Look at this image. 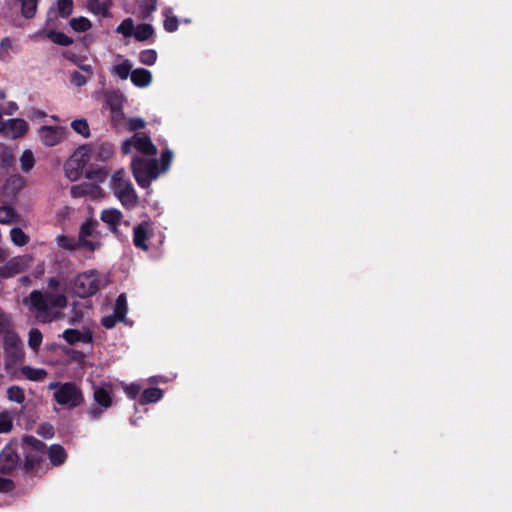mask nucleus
<instances>
[{
    "label": "nucleus",
    "instance_id": "1",
    "mask_svg": "<svg viewBox=\"0 0 512 512\" xmlns=\"http://www.w3.org/2000/svg\"><path fill=\"white\" fill-rule=\"evenodd\" d=\"M124 154H132L131 170L137 184L148 188L159 177L158 161L155 158L157 147L151 138L142 133H135L122 142Z\"/></svg>",
    "mask_w": 512,
    "mask_h": 512
},
{
    "label": "nucleus",
    "instance_id": "2",
    "mask_svg": "<svg viewBox=\"0 0 512 512\" xmlns=\"http://www.w3.org/2000/svg\"><path fill=\"white\" fill-rule=\"evenodd\" d=\"M24 304L35 313L36 318L42 323H49L62 317V313L54 311V308H64L67 305V297L64 293L41 292L34 290L24 300Z\"/></svg>",
    "mask_w": 512,
    "mask_h": 512
},
{
    "label": "nucleus",
    "instance_id": "3",
    "mask_svg": "<svg viewBox=\"0 0 512 512\" xmlns=\"http://www.w3.org/2000/svg\"><path fill=\"white\" fill-rule=\"evenodd\" d=\"M4 368L13 378H19L18 367L24 361L25 353L22 341L16 333H7L3 339Z\"/></svg>",
    "mask_w": 512,
    "mask_h": 512
},
{
    "label": "nucleus",
    "instance_id": "4",
    "mask_svg": "<svg viewBox=\"0 0 512 512\" xmlns=\"http://www.w3.org/2000/svg\"><path fill=\"white\" fill-rule=\"evenodd\" d=\"M110 187L115 197L126 208H134L138 204L136 191L127 177L126 172L121 169L114 172L110 179Z\"/></svg>",
    "mask_w": 512,
    "mask_h": 512
},
{
    "label": "nucleus",
    "instance_id": "5",
    "mask_svg": "<svg viewBox=\"0 0 512 512\" xmlns=\"http://www.w3.org/2000/svg\"><path fill=\"white\" fill-rule=\"evenodd\" d=\"M105 284L95 271L79 274L73 282V291L79 297H88L95 294Z\"/></svg>",
    "mask_w": 512,
    "mask_h": 512
},
{
    "label": "nucleus",
    "instance_id": "6",
    "mask_svg": "<svg viewBox=\"0 0 512 512\" xmlns=\"http://www.w3.org/2000/svg\"><path fill=\"white\" fill-rule=\"evenodd\" d=\"M54 400L63 407L73 409L84 402V395L76 383L66 382L54 392Z\"/></svg>",
    "mask_w": 512,
    "mask_h": 512
},
{
    "label": "nucleus",
    "instance_id": "7",
    "mask_svg": "<svg viewBox=\"0 0 512 512\" xmlns=\"http://www.w3.org/2000/svg\"><path fill=\"white\" fill-rule=\"evenodd\" d=\"M39 137L45 146H55L66 137V129L59 126H43L39 129Z\"/></svg>",
    "mask_w": 512,
    "mask_h": 512
},
{
    "label": "nucleus",
    "instance_id": "8",
    "mask_svg": "<svg viewBox=\"0 0 512 512\" xmlns=\"http://www.w3.org/2000/svg\"><path fill=\"white\" fill-rule=\"evenodd\" d=\"M28 130V124L20 118H13L2 122L0 134L7 138L16 139L22 137Z\"/></svg>",
    "mask_w": 512,
    "mask_h": 512
},
{
    "label": "nucleus",
    "instance_id": "9",
    "mask_svg": "<svg viewBox=\"0 0 512 512\" xmlns=\"http://www.w3.org/2000/svg\"><path fill=\"white\" fill-rule=\"evenodd\" d=\"M32 261L33 259L29 255L12 258L1 269L2 275L5 277H12L16 274H19L29 268L32 264Z\"/></svg>",
    "mask_w": 512,
    "mask_h": 512
},
{
    "label": "nucleus",
    "instance_id": "10",
    "mask_svg": "<svg viewBox=\"0 0 512 512\" xmlns=\"http://www.w3.org/2000/svg\"><path fill=\"white\" fill-rule=\"evenodd\" d=\"M113 388L110 383H102L93 386V398L102 408L107 409L112 405Z\"/></svg>",
    "mask_w": 512,
    "mask_h": 512
},
{
    "label": "nucleus",
    "instance_id": "11",
    "mask_svg": "<svg viewBox=\"0 0 512 512\" xmlns=\"http://www.w3.org/2000/svg\"><path fill=\"white\" fill-rule=\"evenodd\" d=\"M19 457L12 446H6L0 453V472L9 473L18 464Z\"/></svg>",
    "mask_w": 512,
    "mask_h": 512
},
{
    "label": "nucleus",
    "instance_id": "12",
    "mask_svg": "<svg viewBox=\"0 0 512 512\" xmlns=\"http://www.w3.org/2000/svg\"><path fill=\"white\" fill-rule=\"evenodd\" d=\"M84 165V161L78 158V153H75L64 165L66 177L76 181L81 176Z\"/></svg>",
    "mask_w": 512,
    "mask_h": 512
},
{
    "label": "nucleus",
    "instance_id": "13",
    "mask_svg": "<svg viewBox=\"0 0 512 512\" xmlns=\"http://www.w3.org/2000/svg\"><path fill=\"white\" fill-rule=\"evenodd\" d=\"M100 219L108 225L110 231L117 232L118 226L123 220L121 211L115 208L104 209L100 214Z\"/></svg>",
    "mask_w": 512,
    "mask_h": 512
},
{
    "label": "nucleus",
    "instance_id": "14",
    "mask_svg": "<svg viewBox=\"0 0 512 512\" xmlns=\"http://www.w3.org/2000/svg\"><path fill=\"white\" fill-rule=\"evenodd\" d=\"M150 238L149 233V224L146 222H143L141 224H138L133 229V243L135 247L142 249L144 251L148 250V245L146 244V241Z\"/></svg>",
    "mask_w": 512,
    "mask_h": 512
},
{
    "label": "nucleus",
    "instance_id": "15",
    "mask_svg": "<svg viewBox=\"0 0 512 512\" xmlns=\"http://www.w3.org/2000/svg\"><path fill=\"white\" fill-rule=\"evenodd\" d=\"M61 336L70 345H74L79 342H92V334L89 330L80 331L77 329H66Z\"/></svg>",
    "mask_w": 512,
    "mask_h": 512
},
{
    "label": "nucleus",
    "instance_id": "16",
    "mask_svg": "<svg viewBox=\"0 0 512 512\" xmlns=\"http://www.w3.org/2000/svg\"><path fill=\"white\" fill-rule=\"evenodd\" d=\"M131 81L137 87H147L152 82V74L144 68H137L131 72Z\"/></svg>",
    "mask_w": 512,
    "mask_h": 512
},
{
    "label": "nucleus",
    "instance_id": "17",
    "mask_svg": "<svg viewBox=\"0 0 512 512\" xmlns=\"http://www.w3.org/2000/svg\"><path fill=\"white\" fill-rule=\"evenodd\" d=\"M19 371L22 376L30 381H43L48 375L45 369L34 368L28 365L22 366Z\"/></svg>",
    "mask_w": 512,
    "mask_h": 512
},
{
    "label": "nucleus",
    "instance_id": "18",
    "mask_svg": "<svg viewBox=\"0 0 512 512\" xmlns=\"http://www.w3.org/2000/svg\"><path fill=\"white\" fill-rule=\"evenodd\" d=\"M157 0H138L136 13L139 18L147 19L156 9Z\"/></svg>",
    "mask_w": 512,
    "mask_h": 512
},
{
    "label": "nucleus",
    "instance_id": "19",
    "mask_svg": "<svg viewBox=\"0 0 512 512\" xmlns=\"http://www.w3.org/2000/svg\"><path fill=\"white\" fill-rule=\"evenodd\" d=\"M131 72L132 64L128 59H125L122 62L115 64L111 69V73L122 80L127 79L129 75L131 76Z\"/></svg>",
    "mask_w": 512,
    "mask_h": 512
},
{
    "label": "nucleus",
    "instance_id": "20",
    "mask_svg": "<svg viewBox=\"0 0 512 512\" xmlns=\"http://www.w3.org/2000/svg\"><path fill=\"white\" fill-rule=\"evenodd\" d=\"M153 34H154V28L152 27L151 24H147V23L140 24V25L136 26L135 30H134V37L138 41H145V40L149 39L150 37H152Z\"/></svg>",
    "mask_w": 512,
    "mask_h": 512
},
{
    "label": "nucleus",
    "instance_id": "21",
    "mask_svg": "<svg viewBox=\"0 0 512 512\" xmlns=\"http://www.w3.org/2000/svg\"><path fill=\"white\" fill-rule=\"evenodd\" d=\"M49 458L54 465H61L66 459V452L60 445H52L49 449Z\"/></svg>",
    "mask_w": 512,
    "mask_h": 512
},
{
    "label": "nucleus",
    "instance_id": "22",
    "mask_svg": "<svg viewBox=\"0 0 512 512\" xmlns=\"http://www.w3.org/2000/svg\"><path fill=\"white\" fill-rule=\"evenodd\" d=\"M55 240L60 248L67 251H73L79 247V240H76L73 237L58 235Z\"/></svg>",
    "mask_w": 512,
    "mask_h": 512
},
{
    "label": "nucleus",
    "instance_id": "23",
    "mask_svg": "<svg viewBox=\"0 0 512 512\" xmlns=\"http://www.w3.org/2000/svg\"><path fill=\"white\" fill-rule=\"evenodd\" d=\"M163 396V392L159 388H149L144 390L141 396V403H154L159 401Z\"/></svg>",
    "mask_w": 512,
    "mask_h": 512
},
{
    "label": "nucleus",
    "instance_id": "24",
    "mask_svg": "<svg viewBox=\"0 0 512 512\" xmlns=\"http://www.w3.org/2000/svg\"><path fill=\"white\" fill-rule=\"evenodd\" d=\"M13 45L9 38H4L0 42V61L9 62L12 59Z\"/></svg>",
    "mask_w": 512,
    "mask_h": 512
},
{
    "label": "nucleus",
    "instance_id": "25",
    "mask_svg": "<svg viewBox=\"0 0 512 512\" xmlns=\"http://www.w3.org/2000/svg\"><path fill=\"white\" fill-rule=\"evenodd\" d=\"M12 328L11 316L0 308V334L4 337L7 333H15Z\"/></svg>",
    "mask_w": 512,
    "mask_h": 512
},
{
    "label": "nucleus",
    "instance_id": "26",
    "mask_svg": "<svg viewBox=\"0 0 512 512\" xmlns=\"http://www.w3.org/2000/svg\"><path fill=\"white\" fill-rule=\"evenodd\" d=\"M113 313L118 316V319H125L127 314V299L125 294L119 295L118 298L116 299Z\"/></svg>",
    "mask_w": 512,
    "mask_h": 512
},
{
    "label": "nucleus",
    "instance_id": "27",
    "mask_svg": "<svg viewBox=\"0 0 512 512\" xmlns=\"http://www.w3.org/2000/svg\"><path fill=\"white\" fill-rule=\"evenodd\" d=\"M7 398L11 402L22 404L25 401L24 390L19 386L13 385L7 389Z\"/></svg>",
    "mask_w": 512,
    "mask_h": 512
},
{
    "label": "nucleus",
    "instance_id": "28",
    "mask_svg": "<svg viewBox=\"0 0 512 512\" xmlns=\"http://www.w3.org/2000/svg\"><path fill=\"white\" fill-rule=\"evenodd\" d=\"M21 3L22 15L26 18H32L37 9L38 0H18Z\"/></svg>",
    "mask_w": 512,
    "mask_h": 512
},
{
    "label": "nucleus",
    "instance_id": "29",
    "mask_svg": "<svg viewBox=\"0 0 512 512\" xmlns=\"http://www.w3.org/2000/svg\"><path fill=\"white\" fill-rule=\"evenodd\" d=\"M42 339L43 336L39 329L33 328L29 331L28 345L35 352H38L40 345L42 343Z\"/></svg>",
    "mask_w": 512,
    "mask_h": 512
},
{
    "label": "nucleus",
    "instance_id": "30",
    "mask_svg": "<svg viewBox=\"0 0 512 512\" xmlns=\"http://www.w3.org/2000/svg\"><path fill=\"white\" fill-rule=\"evenodd\" d=\"M47 37L55 44L61 46H68L72 44L73 40L68 37L66 34L57 31H49L47 33Z\"/></svg>",
    "mask_w": 512,
    "mask_h": 512
},
{
    "label": "nucleus",
    "instance_id": "31",
    "mask_svg": "<svg viewBox=\"0 0 512 512\" xmlns=\"http://www.w3.org/2000/svg\"><path fill=\"white\" fill-rule=\"evenodd\" d=\"M72 129L81 136L88 138L90 136V128L86 119H76L71 123Z\"/></svg>",
    "mask_w": 512,
    "mask_h": 512
},
{
    "label": "nucleus",
    "instance_id": "32",
    "mask_svg": "<svg viewBox=\"0 0 512 512\" xmlns=\"http://www.w3.org/2000/svg\"><path fill=\"white\" fill-rule=\"evenodd\" d=\"M17 219V214L15 210L10 206H2L0 207V223L1 224H10L15 222Z\"/></svg>",
    "mask_w": 512,
    "mask_h": 512
},
{
    "label": "nucleus",
    "instance_id": "33",
    "mask_svg": "<svg viewBox=\"0 0 512 512\" xmlns=\"http://www.w3.org/2000/svg\"><path fill=\"white\" fill-rule=\"evenodd\" d=\"M35 164V158L31 150H25L20 157V166L23 172H29Z\"/></svg>",
    "mask_w": 512,
    "mask_h": 512
},
{
    "label": "nucleus",
    "instance_id": "34",
    "mask_svg": "<svg viewBox=\"0 0 512 512\" xmlns=\"http://www.w3.org/2000/svg\"><path fill=\"white\" fill-rule=\"evenodd\" d=\"M70 26L76 32H85L90 29L91 22L85 17H75L70 20Z\"/></svg>",
    "mask_w": 512,
    "mask_h": 512
},
{
    "label": "nucleus",
    "instance_id": "35",
    "mask_svg": "<svg viewBox=\"0 0 512 512\" xmlns=\"http://www.w3.org/2000/svg\"><path fill=\"white\" fill-rule=\"evenodd\" d=\"M173 159V152L170 149H165L161 153L160 168L158 167L159 175L165 173L171 166Z\"/></svg>",
    "mask_w": 512,
    "mask_h": 512
},
{
    "label": "nucleus",
    "instance_id": "36",
    "mask_svg": "<svg viewBox=\"0 0 512 512\" xmlns=\"http://www.w3.org/2000/svg\"><path fill=\"white\" fill-rule=\"evenodd\" d=\"M10 238L12 242L17 246H24L29 241V237L20 228L11 229Z\"/></svg>",
    "mask_w": 512,
    "mask_h": 512
},
{
    "label": "nucleus",
    "instance_id": "37",
    "mask_svg": "<svg viewBox=\"0 0 512 512\" xmlns=\"http://www.w3.org/2000/svg\"><path fill=\"white\" fill-rule=\"evenodd\" d=\"M97 223L94 221H87L82 224L79 232L78 240H85L89 236H93L96 232Z\"/></svg>",
    "mask_w": 512,
    "mask_h": 512
},
{
    "label": "nucleus",
    "instance_id": "38",
    "mask_svg": "<svg viewBox=\"0 0 512 512\" xmlns=\"http://www.w3.org/2000/svg\"><path fill=\"white\" fill-rule=\"evenodd\" d=\"M134 30L135 26L132 18H126L116 29L124 37L134 36Z\"/></svg>",
    "mask_w": 512,
    "mask_h": 512
},
{
    "label": "nucleus",
    "instance_id": "39",
    "mask_svg": "<svg viewBox=\"0 0 512 512\" xmlns=\"http://www.w3.org/2000/svg\"><path fill=\"white\" fill-rule=\"evenodd\" d=\"M157 60V52L154 49H146L140 52L139 61L145 65H154Z\"/></svg>",
    "mask_w": 512,
    "mask_h": 512
},
{
    "label": "nucleus",
    "instance_id": "40",
    "mask_svg": "<svg viewBox=\"0 0 512 512\" xmlns=\"http://www.w3.org/2000/svg\"><path fill=\"white\" fill-rule=\"evenodd\" d=\"M95 187L91 184H79L73 185L70 189V193L73 197H82L89 194Z\"/></svg>",
    "mask_w": 512,
    "mask_h": 512
},
{
    "label": "nucleus",
    "instance_id": "41",
    "mask_svg": "<svg viewBox=\"0 0 512 512\" xmlns=\"http://www.w3.org/2000/svg\"><path fill=\"white\" fill-rule=\"evenodd\" d=\"M13 427L12 416L9 412L0 413V433H8Z\"/></svg>",
    "mask_w": 512,
    "mask_h": 512
},
{
    "label": "nucleus",
    "instance_id": "42",
    "mask_svg": "<svg viewBox=\"0 0 512 512\" xmlns=\"http://www.w3.org/2000/svg\"><path fill=\"white\" fill-rule=\"evenodd\" d=\"M13 162L11 152L4 146L0 145V167H9Z\"/></svg>",
    "mask_w": 512,
    "mask_h": 512
},
{
    "label": "nucleus",
    "instance_id": "43",
    "mask_svg": "<svg viewBox=\"0 0 512 512\" xmlns=\"http://www.w3.org/2000/svg\"><path fill=\"white\" fill-rule=\"evenodd\" d=\"M57 6H58L59 14L62 17H67L72 12L73 1L72 0H58Z\"/></svg>",
    "mask_w": 512,
    "mask_h": 512
},
{
    "label": "nucleus",
    "instance_id": "44",
    "mask_svg": "<svg viewBox=\"0 0 512 512\" xmlns=\"http://www.w3.org/2000/svg\"><path fill=\"white\" fill-rule=\"evenodd\" d=\"M164 28L168 32H174L178 28V19L175 16L169 15V11H165Z\"/></svg>",
    "mask_w": 512,
    "mask_h": 512
},
{
    "label": "nucleus",
    "instance_id": "45",
    "mask_svg": "<svg viewBox=\"0 0 512 512\" xmlns=\"http://www.w3.org/2000/svg\"><path fill=\"white\" fill-rule=\"evenodd\" d=\"M88 8L95 14L104 15L107 12V6L105 3L99 0H89Z\"/></svg>",
    "mask_w": 512,
    "mask_h": 512
},
{
    "label": "nucleus",
    "instance_id": "46",
    "mask_svg": "<svg viewBox=\"0 0 512 512\" xmlns=\"http://www.w3.org/2000/svg\"><path fill=\"white\" fill-rule=\"evenodd\" d=\"M145 125L146 123L142 118H130L127 123L128 129L130 131L143 129Z\"/></svg>",
    "mask_w": 512,
    "mask_h": 512
},
{
    "label": "nucleus",
    "instance_id": "47",
    "mask_svg": "<svg viewBox=\"0 0 512 512\" xmlns=\"http://www.w3.org/2000/svg\"><path fill=\"white\" fill-rule=\"evenodd\" d=\"M37 432L44 438H51L54 435V428L52 425L45 423L38 427Z\"/></svg>",
    "mask_w": 512,
    "mask_h": 512
},
{
    "label": "nucleus",
    "instance_id": "48",
    "mask_svg": "<svg viewBox=\"0 0 512 512\" xmlns=\"http://www.w3.org/2000/svg\"><path fill=\"white\" fill-rule=\"evenodd\" d=\"M70 80H71L72 84H74L77 87H81V86L85 85L87 82L86 77L78 71H74L71 74Z\"/></svg>",
    "mask_w": 512,
    "mask_h": 512
},
{
    "label": "nucleus",
    "instance_id": "49",
    "mask_svg": "<svg viewBox=\"0 0 512 512\" xmlns=\"http://www.w3.org/2000/svg\"><path fill=\"white\" fill-rule=\"evenodd\" d=\"M121 320L118 319V316L115 315L114 313L112 315H108V316H105L103 319H102V325L107 328V329H111L115 326V324L117 322H120Z\"/></svg>",
    "mask_w": 512,
    "mask_h": 512
},
{
    "label": "nucleus",
    "instance_id": "50",
    "mask_svg": "<svg viewBox=\"0 0 512 512\" xmlns=\"http://www.w3.org/2000/svg\"><path fill=\"white\" fill-rule=\"evenodd\" d=\"M124 391L126 392L128 397H130L131 399H135L140 392V386L134 383L130 385H125Z\"/></svg>",
    "mask_w": 512,
    "mask_h": 512
},
{
    "label": "nucleus",
    "instance_id": "51",
    "mask_svg": "<svg viewBox=\"0 0 512 512\" xmlns=\"http://www.w3.org/2000/svg\"><path fill=\"white\" fill-rule=\"evenodd\" d=\"M3 114L13 115L18 110V105L14 101L8 102L6 105L0 107Z\"/></svg>",
    "mask_w": 512,
    "mask_h": 512
},
{
    "label": "nucleus",
    "instance_id": "52",
    "mask_svg": "<svg viewBox=\"0 0 512 512\" xmlns=\"http://www.w3.org/2000/svg\"><path fill=\"white\" fill-rule=\"evenodd\" d=\"M100 242L98 241H90V240H81L79 241V247H85L87 249H89L90 251H95L96 249H98L100 247Z\"/></svg>",
    "mask_w": 512,
    "mask_h": 512
},
{
    "label": "nucleus",
    "instance_id": "53",
    "mask_svg": "<svg viewBox=\"0 0 512 512\" xmlns=\"http://www.w3.org/2000/svg\"><path fill=\"white\" fill-rule=\"evenodd\" d=\"M100 150H102V153H100V157L101 158H108L112 152H113V149H112V146L110 144H102L100 147H99Z\"/></svg>",
    "mask_w": 512,
    "mask_h": 512
},
{
    "label": "nucleus",
    "instance_id": "54",
    "mask_svg": "<svg viewBox=\"0 0 512 512\" xmlns=\"http://www.w3.org/2000/svg\"><path fill=\"white\" fill-rule=\"evenodd\" d=\"M25 442H26V444L31 445V446L35 447L36 449H42L44 447V444L34 437H27L25 439Z\"/></svg>",
    "mask_w": 512,
    "mask_h": 512
},
{
    "label": "nucleus",
    "instance_id": "55",
    "mask_svg": "<svg viewBox=\"0 0 512 512\" xmlns=\"http://www.w3.org/2000/svg\"><path fill=\"white\" fill-rule=\"evenodd\" d=\"M11 181L13 182V184L15 185L16 188H21L23 185V180H22L21 176H19V175H14L11 178Z\"/></svg>",
    "mask_w": 512,
    "mask_h": 512
},
{
    "label": "nucleus",
    "instance_id": "56",
    "mask_svg": "<svg viewBox=\"0 0 512 512\" xmlns=\"http://www.w3.org/2000/svg\"><path fill=\"white\" fill-rule=\"evenodd\" d=\"M59 286H60V281H59L57 278L52 277V278H50V279H49V281H48V287H49L50 289H56V288H58Z\"/></svg>",
    "mask_w": 512,
    "mask_h": 512
},
{
    "label": "nucleus",
    "instance_id": "57",
    "mask_svg": "<svg viewBox=\"0 0 512 512\" xmlns=\"http://www.w3.org/2000/svg\"><path fill=\"white\" fill-rule=\"evenodd\" d=\"M88 413L92 419H97L101 416L102 410L100 408H93Z\"/></svg>",
    "mask_w": 512,
    "mask_h": 512
},
{
    "label": "nucleus",
    "instance_id": "58",
    "mask_svg": "<svg viewBox=\"0 0 512 512\" xmlns=\"http://www.w3.org/2000/svg\"><path fill=\"white\" fill-rule=\"evenodd\" d=\"M63 383H58V382H51L48 386V389L49 390H54V391H57L59 389L60 386H62Z\"/></svg>",
    "mask_w": 512,
    "mask_h": 512
},
{
    "label": "nucleus",
    "instance_id": "59",
    "mask_svg": "<svg viewBox=\"0 0 512 512\" xmlns=\"http://www.w3.org/2000/svg\"><path fill=\"white\" fill-rule=\"evenodd\" d=\"M43 273H44V265L42 264V265L37 266V268L35 270L36 276H41Z\"/></svg>",
    "mask_w": 512,
    "mask_h": 512
},
{
    "label": "nucleus",
    "instance_id": "60",
    "mask_svg": "<svg viewBox=\"0 0 512 512\" xmlns=\"http://www.w3.org/2000/svg\"><path fill=\"white\" fill-rule=\"evenodd\" d=\"M77 321H78V316H76V317L72 318V319L69 321V323H70V324H75Z\"/></svg>",
    "mask_w": 512,
    "mask_h": 512
},
{
    "label": "nucleus",
    "instance_id": "61",
    "mask_svg": "<svg viewBox=\"0 0 512 512\" xmlns=\"http://www.w3.org/2000/svg\"><path fill=\"white\" fill-rule=\"evenodd\" d=\"M5 98V92L0 90V100Z\"/></svg>",
    "mask_w": 512,
    "mask_h": 512
}]
</instances>
